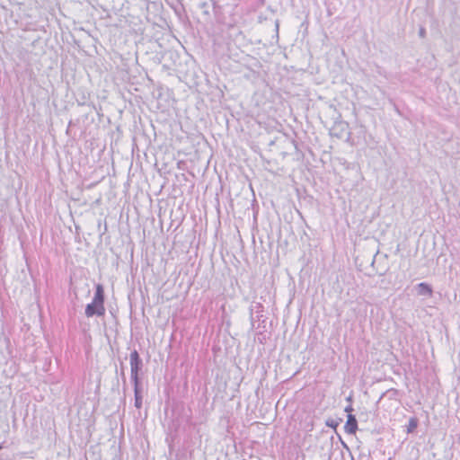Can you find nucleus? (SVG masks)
Returning <instances> with one entry per match:
<instances>
[{
    "label": "nucleus",
    "instance_id": "obj_2",
    "mask_svg": "<svg viewBox=\"0 0 460 460\" xmlns=\"http://www.w3.org/2000/svg\"><path fill=\"white\" fill-rule=\"evenodd\" d=\"M330 135L339 139L345 138L346 141H349L351 137L349 124L343 120H337L334 122L332 127L330 128Z\"/></svg>",
    "mask_w": 460,
    "mask_h": 460
},
{
    "label": "nucleus",
    "instance_id": "obj_18",
    "mask_svg": "<svg viewBox=\"0 0 460 460\" xmlns=\"http://www.w3.org/2000/svg\"><path fill=\"white\" fill-rule=\"evenodd\" d=\"M2 447H2V445L0 444V450L2 449Z\"/></svg>",
    "mask_w": 460,
    "mask_h": 460
},
{
    "label": "nucleus",
    "instance_id": "obj_10",
    "mask_svg": "<svg viewBox=\"0 0 460 460\" xmlns=\"http://www.w3.org/2000/svg\"><path fill=\"white\" fill-rule=\"evenodd\" d=\"M135 396V407L137 409H140L142 407V401H143V396L142 394L140 395H134Z\"/></svg>",
    "mask_w": 460,
    "mask_h": 460
},
{
    "label": "nucleus",
    "instance_id": "obj_7",
    "mask_svg": "<svg viewBox=\"0 0 460 460\" xmlns=\"http://www.w3.org/2000/svg\"><path fill=\"white\" fill-rule=\"evenodd\" d=\"M418 424H419V420L417 418L415 417H412L409 420V423H408V426H407V432L408 433H412L416 428L418 427Z\"/></svg>",
    "mask_w": 460,
    "mask_h": 460
},
{
    "label": "nucleus",
    "instance_id": "obj_6",
    "mask_svg": "<svg viewBox=\"0 0 460 460\" xmlns=\"http://www.w3.org/2000/svg\"><path fill=\"white\" fill-rule=\"evenodd\" d=\"M417 291H418V294L420 296H431V295H432V288H431L430 285H429L425 282H421V283L418 284Z\"/></svg>",
    "mask_w": 460,
    "mask_h": 460
},
{
    "label": "nucleus",
    "instance_id": "obj_3",
    "mask_svg": "<svg viewBox=\"0 0 460 460\" xmlns=\"http://www.w3.org/2000/svg\"><path fill=\"white\" fill-rule=\"evenodd\" d=\"M143 362L137 349L130 353V377L136 379L139 377V371L142 369Z\"/></svg>",
    "mask_w": 460,
    "mask_h": 460
},
{
    "label": "nucleus",
    "instance_id": "obj_1",
    "mask_svg": "<svg viewBox=\"0 0 460 460\" xmlns=\"http://www.w3.org/2000/svg\"><path fill=\"white\" fill-rule=\"evenodd\" d=\"M104 300L105 295L103 286L102 284H97L95 287L93 301L85 307L84 314L86 317L90 318L94 315L103 316L106 311L104 306Z\"/></svg>",
    "mask_w": 460,
    "mask_h": 460
},
{
    "label": "nucleus",
    "instance_id": "obj_12",
    "mask_svg": "<svg viewBox=\"0 0 460 460\" xmlns=\"http://www.w3.org/2000/svg\"><path fill=\"white\" fill-rule=\"evenodd\" d=\"M0 460H11V459L8 457V456L0 454Z\"/></svg>",
    "mask_w": 460,
    "mask_h": 460
},
{
    "label": "nucleus",
    "instance_id": "obj_13",
    "mask_svg": "<svg viewBox=\"0 0 460 460\" xmlns=\"http://www.w3.org/2000/svg\"><path fill=\"white\" fill-rule=\"evenodd\" d=\"M378 252H379L377 251V252H376V254L374 255V257H373V260H372V261H371V266H372V267H374V265H375L376 257L377 256Z\"/></svg>",
    "mask_w": 460,
    "mask_h": 460
},
{
    "label": "nucleus",
    "instance_id": "obj_14",
    "mask_svg": "<svg viewBox=\"0 0 460 460\" xmlns=\"http://www.w3.org/2000/svg\"><path fill=\"white\" fill-rule=\"evenodd\" d=\"M120 376H122L123 382L125 384L126 383V376H125V373H124L123 369L121 370Z\"/></svg>",
    "mask_w": 460,
    "mask_h": 460
},
{
    "label": "nucleus",
    "instance_id": "obj_11",
    "mask_svg": "<svg viewBox=\"0 0 460 460\" xmlns=\"http://www.w3.org/2000/svg\"><path fill=\"white\" fill-rule=\"evenodd\" d=\"M419 36L422 39L426 37V29L424 27L419 29Z\"/></svg>",
    "mask_w": 460,
    "mask_h": 460
},
{
    "label": "nucleus",
    "instance_id": "obj_4",
    "mask_svg": "<svg viewBox=\"0 0 460 460\" xmlns=\"http://www.w3.org/2000/svg\"><path fill=\"white\" fill-rule=\"evenodd\" d=\"M263 310V305L261 303L252 302L249 307L250 313V320L252 328H254V323L256 321H261V317H262L261 312Z\"/></svg>",
    "mask_w": 460,
    "mask_h": 460
},
{
    "label": "nucleus",
    "instance_id": "obj_9",
    "mask_svg": "<svg viewBox=\"0 0 460 460\" xmlns=\"http://www.w3.org/2000/svg\"><path fill=\"white\" fill-rule=\"evenodd\" d=\"M340 421H341V419L340 420H335V419L329 418L328 420H326L325 424H326V426L336 429V428L340 424Z\"/></svg>",
    "mask_w": 460,
    "mask_h": 460
},
{
    "label": "nucleus",
    "instance_id": "obj_17",
    "mask_svg": "<svg viewBox=\"0 0 460 460\" xmlns=\"http://www.w3.org/2000/svg\"><path fill=\"white\" fill-rule=\"evenodd\" d=\"M341 442H342V444H343V447H347V448H348L347 445H346L343 441H341Z\"/></svg>",
    "mask_w": 460,
    "mask_h": 460
},
{
    "label": "nucleus",
    "instance_id": "obj_5",
    "mask_svg": "<svg viewBox=\"0 0 460 460\" xmlns=\"http://www.w3.org/2000/svg\"><path fill=\"white\" fill-rule=\"evenodd\" d=\"M345 432L349 435H354L358 430V420L355 415L350 413L347 416V421L344 426Z\"/></svg>",
    "mask_w": 460,
    "mask_h": 460
},
{
    "label": "nucleus",
    "instance_id": "obj_15",
    "mask_svg": "<svg viewBox=\"0 0 460 460\" xmlns=\"http://www.w3.org/2000/svg\"><path fill=\"white\" fill-rule=\"evenodd\" d=\"M352 411V407H351V406H348V407H346V409H345V411H347V412H349V411Z\"/></svg>",
    "mask_w": 460,
    "mask_h": 460
},
{
    "label": "nucleus",
    "instance_id": "obj_8",
    "mask_svg": "<svg viewBox=\"0 0 460 460\" xmlns=\"http://www.w3.org/2000/svg\"><path fill=\"white\" fill-rule=\"evenodd\" d=\"M131 381L134 385V395L142 394V390L140 387V378L137 377L136 379H131Z\"/></svg>",
    "mask_w": 460,
    "mask_h": 460
},
{
    "label": "nucleus",
    "instance_id": "obj_16",
    "mask_svg": "<svg viewBox=\"0 0 460 460\" xmlns=\"http://www.w3.org/2000/svg\"><path fill=\"white\" fill-rule=\"evenodd\" d=\"M332 442H333V437L332 436L329 440V443L331 446H332Z\"/></svg>",
    "mask_w": 460,
    "mask_h": 460
},
{
    "label": "nucleus",
    "instance_id": "obj_20",
    "mask_svg": "<svg viewBox=\"0 0 460 460\" xmlns=\"http://www.w3.org/2000/svg\"><path fill=\"white\" fill-rule=\"evenodd\" d=\"M390 460V459H389Z\"/></svg>",
    "mask_w": 460,
    "mask_h": 460
},
{
    "label": "nucleus",
    "instance_id": "obj_19",
    "mask_svg": "<svg viewBox=\"0 0 460 460\" xmlns=\"http://www.w3.org/2000/svg\"><path fill=\"white\" fill-rule=\"evenodd\" d=\"M390 460V459H389Z\"/></svg>",
    "mask_w": 460,
    "mask_h": 460
}]
</instances>
